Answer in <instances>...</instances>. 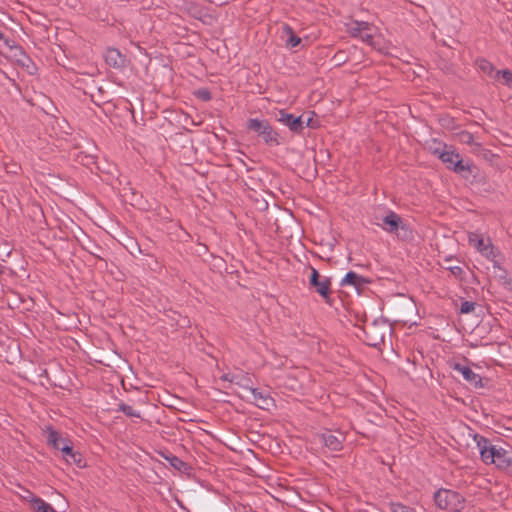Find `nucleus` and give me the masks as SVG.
Returning <instances> with one entry per match:
<instances>
[{
    "instance_id": "1",
    "label": "nucleus",
    "mask_w": 512,
    "mask_h": 512,
    "mask_svg": "<svg viewBox=\"0 0 512 512\" xmlns=\"http://www.w3.org/2000/svg\"><path fill=\"white\" fill-rule=\"evenodd\" d=\"M473 440L484 464L494 465L502 472L512 475V449H505L495 445L489 439L479 434H474Z\"/></svg>"
},
{
    "instance_id": "2",
    "label": "nucleus",
    "mask_w": 512,
    "mask_h": 512,
    "mask_svg": "<svg viewBox=\"0 0 512 512\" xmlns=\"http://www.w3.org/2000/svg\"><path fill=\"white\" fill-rule=\"evenodd\" d=\"M433 154L437 155L448 168L457 173L471 172V163L469 161L464 162L460 154L456 153L451 146L439 145L433 150Z\"/></svg>"
},
{
    "instance_id": "3",
    "label": "nucleus",
    "mask_w": 512,
    "mask_h": 512,
    "mask_svg": "<svg viewBox=\"0 0 512 512\" xmlns=\"http://www.w3.org/2000/svg\"><path fill=\"white\" fill-rule=\"evenodd\" d=\"M434 502L441 510L461 512L465 506L464 497L457 491L441 488L434 493Z\"/></svg>"
},
{
    "instance_id": "4",
    "label": "nucleus",
    "mask_w": 512,
    "mask_h": 512,
    "mask_svg": "<svg viewBox=\"0 0 512 512\" xmlns=\"http://www.w3.org/2000/svg\"><path fill=\"white\" fill-rule=\"evenodd\" d=\"M469 242L472 244L483 256L493 262L495 268L500 269L497 257L499 256L498 250L492 245L489 239H484L476 233L469 235Z\"/></svg>"
},
{
    "instance_id": "5",
    "label": "nucleus",
    "mask_w": 512,
    "mask_h": 512,
    "mask_svg": "<svg viewBox=\"0 0 512 512\" xmlns=\"http://www.w3.org/2000/svg\"><path fill=\"white\" fill-rule=\"evenodd\" d=\"M247 127L261 136L266 143L276 141V133L266 120L250 119Z\"/></svg>"
},
{
    "instance_id": "6",
    "label": "nucleus",
    "mask_w": 512,
    "mask_h": 512,
    "mask_svg": "<svg viewBox=\"0 0 512 512\" xmlns=\"http://www.w3.org/2000/svg\"><path fill=\"white\" fill-rule=\"evenodd\" d=\"M350 31L353 36L360 37L362 41L369 45H373L374 28L370 23L355 21L351 25Z\"/></svg>"
},
{
    "instance_id": "7",
    "label": "nucleus",
    "mask_w": 512,
    "mask_h": 512,
    "mask_svg": "<svg viewBox=\"0 0 512 512\" xmlns=\"http://www.w3.org/2000/svg\"><path fill=\"white\" fill-rule=\"evenodd\" d=\"M309 284L310 286L314 287L316 292L319 293L322 297H328L330 291V281L326 277L321 278L317 269L313 267L310 268Z\"/></svg>"
},
{
    "instance_id": "8",
    "label": "nucleus",
    "mask_w": 512,
    "mask_h": 512,
    "mask_svg": "<svg viewBox=\"0 0 512 512\" xmlns=\"http://www.w3.org/2000/svg\"><path fill=\"white\" fill-rule=\"evenodd\" d=\"M277 120L295 133L302 132L305 127L302 116L295 117L284 110L279 111Z\"/></svg>"
},
{
    "instance_id": "9",
    "label": "nucleus",
    "mask_w": 512,
    "mask_h": 512,
    "mask_svg": "<svg viewBox=\"0 0 512 512\" xmlns=\"http://www.w3.org/2000/svg\"><path fill=\"white\" fill-rule=\"evenodd\" d=\"M251 395L253 403L263 410H270L275 406L274 399L270 396L268 392H264L257 388H247Z\"/></svg>"
},
{
    "instance_id": "10",
    "label": "nucleus",
    "mask_w": 512,
    "mask_h": 512,
    "mask_svg": "<svg viewBox=\"0 0 512 512\" xmlns=\"http://www.w3.org/2000/svg\"><path fill=\"white\" fill-rule=\"evenodd\" d=\"M320 442L330 451H339L342 448L344 437L342 435L336 436L330 431L324 432L319 436Z\"/></svg>"
},
{
    "instance_id": "11",
    "label": "nucleus",
    "mask_w": 512,
    "mask_h": 512,
    "mask_svg": "<svg viewBox=\"0 0 512 512\" xmlns=\"http://www.w3.org/2000/svg\"><path fill=\"white\" fill-rule=\"evenodd\" d=\"M104 58L106 63L113 68L119 69L125 65V57L115 48L107 49Z\"/></svg>"
},
{
    "instance_id": "12",
    "label": "nucleus",
    "mask_w": 512,
    "mask_h": 512,
    "mask_svg": "<svg viewBox=\"0 0 512 512\" xmlns=\"http://www.w3.org/2000/svg\"><path fill=\"white\" fill-rule=\"evenodd\" d=\"M454 370L459 372L470 384H473L476 387L481 386L480 376L474 373L470 367L457 363L454 365Z\"/></svg>"
},
{
    "instance_id": "13",
    "label": "nucleus",
    "mask_w": 512,
    "mask_h": 512,
    "mask_svg": "<svg viewBox=\"0 0 512 512\" xmlns=\"http://www.w3.org/2000/svg\"><path fill=\"white\" fill-rule=\"evenodd\" d=\"M401 224V218L394 212H389L383 218V226L382 228L389 232L394 233L397 232Z\"/></svg>"
},
{
    "instance_id": "14",
    "label": "nucleus",
    "mask_w": 512,
    "mask_h": 512,
    "mask_svg": "<svg viewBox=\"0 0 512 512\" xmlns=\"http://www.w3.org/2000/svg\"><path fill=\"white\" fill-rule=\"evenodd\" d=\"M283 39L287 47L294 48L301 43V38L298 37L289 25H284L282 29Z\"/></svg>"
},
{
    "instance_id": "15",
    "label": "nucleus",
    "mask_w": 512,
    "mask_h": 512,
    "mask_svg": "<svg viewBox=\"0 0 512 512\" xmlns=\"http://www.w3.org/2000/svg\"><path fill=\"white\" fill-rule=\"evenodd\" d=\"M31 509L34 512H56L55 509L41 498L31 499Z\"/></svg>"
},
{
    "instance_id": "16",
    "label": "nucleus",
    "mask_w": 512,
    "mask_h": 512,
    "mask_svg": "<svg viewBox=\"0 0 512 512\" xmlns=\"http://www.w3.org/2000/svg\"><path fill=\"white\" fill-rule=\"evenodd\" d=\"M362 283H363L362 277L353 271L348 272L341 281L342 286L358 287V286L362 285Z\"/></svg>"
},
{
    "instance_id": "17",
    "label": "nucleus",
    "mask_w": 512,
    "mask_h": 512,
    "mask_svg": "<svg viewBox=\"0 0 512 512\" xmlns=\"http://www.w3.org/2000/svg\"><path fill=\"white\" fill-rule=\"evenodd\" d=\"M477 66L484 74L494 79L496 70L492 63L486 59H479L477 60Z\"/></svg>"
},
{
    "instance_id": "18",
    "label": "nucleus",
    "mask_w": 512,
    "mask_h": 512,
    "mask_svg": "<svg viewBox=\"0 0 512 512\" xmlns=\"http://www.w3.org/2000/svg\"><path fill=\"white\" fill-rule=\"evenodd\" d=\"M494 79L502 80L505 85L512 87V72L508 69L496 71Z\"/></svg>"
},
{
    "instance_id": "19",
    "label": "nucleus",
    "mask_w": 512,
    "mask_h": 512,
    "mask_svg": "<svg viewBox=\"0 0 512 512\" xmlns=\"http://www.w3.org/2000/svg\"><path fill=\"white\" fill-rule=\"evenodd\" d=\"M48 442L50 445H52L55 449H60L62 447V445L65 443V442H68L67 440L65 439H62L60 437V435L56 432V431H50L49 435H48Z\"/></svg>"
},
{
    "instance_id": "20",
    "label": "nucleus",
    "mask_w": 512,
    "mask_h": 512,
    "mask_svg": "<svg viewBox=\"0 0 512 512\" xmlns=\"http://www.w3.org/2000/svg\"><path fill=\"white\" fill-rule=\"evenodd\" d=\"M220 379L224 382H228L229 384H240L241 375L240 373L227 372L223 373L220 376Z\"/></svg>"
},
{
    "instance_id": "21",
    "label": "nucleus",
    "mask_w": 512,
    "mask_h": 512,
    "mask_svg": "<svg viewBox=\"0 0 512 512\" xmlns=\"http://www.w3.org/2000/svg\"><path fill=\"white\" fill-rule=\"evenodd\" d=\"M63 453V457L68 464H71L70 458L73 457L74 451L68 442H65L59 449Z\"/></svg>"
},
{
    "instance_id": "22",
    "label": "nucleus",
    "mask_w": 512,
    "mask_h": 512,
    "mask_svg": "<svg viewBox=\"0 0 512 512\" xmlns=\"http://www.w3.org/2000/svg\"><path fill=\"white\" fill-rule=\"evenodd\" d=\"M119 410L122 411L124 414H126L129 417H140V413L136 410H134L131 406L126 404H121L119 406Z\"/></svg>"
},
{
    "instance_id": "23",
    "label": "nucleus",
    "mask_w": 512,
    "mask_h": 512,
    "mask_svg": "<svg viewBox=\"0 0 512 512\" xmlns=\"http://www.w3.org/2000/svg\"><path fill=\"white\" fill-rule=\"evenodd\" d=\"M474 309H475V304L473 302L465 301L461 304L460 312L467 314V313L472 312Z\"/></svg>"
},
{
    "instance_id": "24",
    "label": "nucleus",
    "mask_w": 512,
    "mask_h": 512,
    "mask_svg": "<svg viewBox=\"0 0 512 512\" xmlns=\"http://www.w3.org/2000/svg\"><path fill=\"white\" fill-rule=\"evenodd\" d=\"M199 99L202 101H208L211 98V94L207 89H199L196 93H194Z\"/></svg>"
},
{
    "instance_id": "25",
    "label": "nucleus",
    "mask_w": 512,
    "mask_h": 512,
    "mask_svg": "<svg viewBox=\"0 0 512 512\" xmlns=\"http://www.w3.org/2000/svg\"><path fill=\"white\" fill-rule=\"evenodd\" d=\"M71 464H75L78 467H83L84 464L82 463V457L79 453H74L73 457L70 458Z\"/></svg>"
},
{
    "instance_id": "26",
    "label": "nucleus",
    "mask_w": 512,
    "mask_h": 512,
    "mask_svg": "<svg viewBox=\"0 0 512 512\" xmlns=\"http://www.w3.org/2000/svg\"><path fill=\"white\" fill-rule=\"evenodd\" d=\"M170 464H171V466H173L174 468H176L178 470H181V468L184 466V463L177 457H172L170 459Z\"/></svg>"
},
{
    "instance_id": "27",
    "label": "nucleus",
    "mask_w": 512,
    "mask_h": 512,
    "mask_svg": "<svg viewBox=\"0 0 512 512\" xmlns=\"http://www.w3.org/2000/svg\"><path fill=\"white\" fill-rule=\"evenodd\" d=\"M460 140H461V142H463V143L470 144V143H472V141H473V136H472V134H470V133H468V132H463V133L460 135Z\"/></svg>"
},
{
    "instance_id": "28",
    "label": "nucleus",
    "mask_w": 512,
    "mask_h": 512,
    "mask_svg": "<svg viewBox=\"0 0 512 512\" xmlns=\"http://www.w3.org/2000/svg\"><path fill=\"white\" fill-rule=\"evenodd\" d=\"M22 498L27 502L29 503V505L31 506V499L32 498H37L35 495H33L31 492H27L26 495H23Z\"/></svg>"
},
{
    "instance_id": "29",
    "label": "nucleus",
    "mask_w": 512,
    "mask_h": 512,
    "mask_svg": "<svg viewBox=\"0 0 512 512\" xmlns=\"http://www.w3.org/2000/svg\"><path fill=\"white\" fill-rule=\"evenodd\" d=\"M451 271H452V273H453V274H455V275H456V274L460 273L462 270H461V268H460V267L455 266V267H452V268H451Z\"/></svg>"
},
{
    "instance_id": "30",
    "label": "nucleus",
    "mask_w": 512,
    "mask_h": 512,
    "mask_svg": "<svg viewBox=\"0 0 512 512\" xmlns=\"http://www.w3.org/2000/svg\"><path fill=\"white\" fill-rule=\"evenodd\" d=\"M197 246H198V248L196 249L197 253H201L202 250L206 249V247L204 245L200 244V243Z\"/></svg>"
},
{
    "instance_id": "31",
    "label": "nucleus",
    "mask_w": 512,
    "mask_h": 512,
    "mask_svg": "<svg viewBox=\"0 0 512 512\" xmlns=\"http://www.w3.org/2000/svg\"><path fill=\"white\" fill-rule=\"evenodd\" d=\"M507 288L512 291V277L506 282Z\"/></svg>"
},
{
    "instance_id": "32",
    "label": "nucleus",
    "mask_w": 512,
    "mask_h": 512,
    "mask_svg": "<svg viewBox=\"0 0 512 512\" xmlns=\"http://www.w3.org/2000/svg\"><path fill=\"white\" fill-rule=\"evenodd\" d=\"M311 121H312V119H311V118H309V119L307 120V122H306V126H310V125H311Z\"/></svg>"
},
{
    "instance_id": "33",
    "label": "nucleus",
    "mask_w": 512,
    "mask_h": 512,
    "mask_svg": "<svg viewBox=\"0 0 512 512\" xmlns=\"http://www.w3.org/2000/svg\"><path fill=\"white\" fill-rule=\"evenodd\" d=\"M3 38V34L2 32L0 31V40Z\"/></svg>"
}]
</instances>
